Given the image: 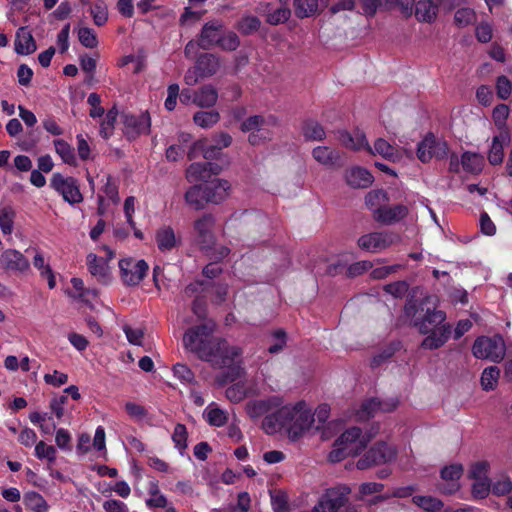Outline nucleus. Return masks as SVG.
<instances>
[{
    "mask_svg": "<svg viewBox=\"0 0 512 512\" xmlns=\"http://www.w3.org/2000/svg\"><path fill=\"white\" fill-rule=\"evenodd\" d=\"M124 132L129 138H135L138 135L148 133L151 126V119L147 112L138 115H123Z\"/></svg>",
    "mask_w": 512,
    "mask_h": 512,
    "instance_id": "obj_14",
    "label": "nucleus"
},
{
    "mask_svg": "<svg viewBox=\"0 0 512 512\" xmlns=\"http://www.w3.org/2000/svg\"><path fill=\"white\" fill-rule=\"evenodd\" d=\"M203 416L210 425L215 427L225 425L228 420L227 412L220 409L215 403H211L205 408Z\"/></svg>",
    "mask_w": 512,
    "mask_h": 512,
    "instance_id": "obj_38",
    "label": "nucleus"
},
{
    "mask_svg": "<svg viewBox=\"0 0 512 512\" xmlns=\"http://www.w3.org/2000/svg\"><path fill=\"white\" fill-rule=\"evenodd\" d=\"M88 270L99 282L108 284L111 279L110 269L107 260L90 253L87 256Z\"/></svg>",
    "mask_w": 512,
    "mask_h": 512,
    "instance_id": "obj_21",
    "label": "nucleus"
},
{
    "mask_svg": "<svg viewBox=\"0 0 512 512\" xmlns=\"http://www.w3.org/2000/svg\"><path fill=\"white\" fill-rule=\"evenodd\" d=\"M291 15L290 9L280 7L267 15V22L271 25H278L286 22Z\"/></svg>",
    "mask_w": 512,
    "mask_h": 512,
    "instance_id": "obj_63",
    "label": "nucleus"
},
{
    "mask_svg": "<svg viewBox=\"0 0 512 512\" xmlns=\"http://www.w3.org/2000/svg\"><path fill=\"white\" fill-rule=\"evenodd\" d=\"M281 399L272 396L267 399L254 400L247 404L246 411L251 418H259L270 410L280 406Z\"/></svg>",
    "mask_w": 512,
    "mask_h": 512,
    "instance_id": "obj_25",
    "label": "nucleus"
},
{
    "mask_svg": "<svg viewBox=\"0 0 512 512\" xmlns=\"http://www.w3.org/2000/svg\"><path fill=\"white\" fill-rule=\"evenodd\" d=\"M187 429L183 424H177L172 434V440L175 444V448L179 450L180 454L183 455L187 448Z\"/></svg>",
    "mask_w": 512,
    "mask_h": 512,
    "instance_id": "obj_53",
    "label": "nucleus"
},
{
    "mask_svg": "<svg viewBox=\"0 0 512 512\" xmlns=\"http://www.w3.org/2000/svg\"><path fill=\"white\" fill-rule=\"evenodd\" d=\"M207 199L210 203L218 204L224 201L230 192L231 185L227 180L214 179L206 184Z\"/></svg>",
    "mask_w": 512,
    "mask_h": 512,
    "instance_id": "obj_22",
    "label": "nucleus"
},
{
    "mask_svg": "<svg viewBox=\"0 0 512 512\" xmlns=\"http://www.w3.org/2000/svg\"><path fill=\"white\" fill-rule=\"evenodd\" d=\"M400 241V236L391 231H376L362 235L358 246L371 253H379Z\"/></svg>",
    "mask_w": 512,
    "mask_h": 512,
    "instance_id": "obj_6",
    "label": "nucleus"
},
{
    "mask_svg": "<svg viewBox=\"0 0 512 512\" xmlns=\"http://www.w3.org/2000/svg\"><path fill=\"white\" fill-rule=\"evenodd\" d=\"M412 500L414 504L429 512L438 511L443 506L440 500L431 496L416 495Z\"/></svg>",
    "mask_w": 512,
    "mask_h": 512,
    "instance_id": "obj_51",
    "label": "nucleus"
},
{
    "mask_svg": "<svg viewBox=\"0 0 512 512\" xmlns=\"http://www.w3.org/2000/svg\"><path fill=\"white\" fill-rule=\"evenodd\" d=\"M91 16L93 18L94 23L97 26L104 25L108 20V9L107 5L99 0L96 1L90 9Z\"/></svg>",
    "mask_w": 512,
    "mask_h": 512,
    "instance_id": "obj_52",
    "label": "nucleus"
},
{
    "mask_svg": "<svg viewBox=\"0 0 512 512\" xmlns=\"http://www.w3.org/2000/svg\"><path fill=\"white\" fill-rule=\"evenodd\" d=\"M313 422L311 409L305 402H298L295 405L283 406L276 413L266 416L262 427L268 434L284 429L290 439L296 440L312 426Z\"/></svg>",
    "mask_w": 512,
    "mask_h": 512,
    "instance_id": "obj_2",
    "label": "nucleus"
},
{
    "mask_svg": "<svg viewBox=\"0 0 512 512\" xmlns=\"http://www.w3.org/2000/svg\"><path fill=\"white\" fill-rule=\"evenodd\" d=\"M78 39L80 43L86 48H95L98 45L97 35L93 29L88 27H81L78 29Z\"/></svg>",
    "mask_w": 512,
    "mask_h": 512,
    "instance_id": "obj_56",
    "label": "nucleus"
},
{
    "mask_svg": "<svg viewBox=\"0 0 512 512\" xmlns=\"http://www.w3.org/2000/svg\"><path fill=\"white\" fill-rule=\"evenodd\" d=\"M491 491L497 496H504L512 492V480L509 476H501L491 485Z\"/></svg>",
    "mask_w": 512,
    "mask_h": 512,
    "instance_id": "obj_59",
    "label": "nucleus"
},
{
    "mask_svg": "<svg viewBox=\"0 0 512 512\" xmlns=\"http://www.w3.org/2000/svg\"><path fill=\"white\" fill-rule=\"evenodd\" d=\"M34 453L38 459L47 460L49 463H54L56 460V448L46 444L44 441L36 443Z\"/></svg>",
    "mask_w": 512,
    "mask_h": 512,
    "instance_id": "obj_49",
    "label": "nucleus"
},
{
    "mask_svg": "<svg viewBox=\"0 0 512 512\" xmlns=\"http://www.w3.org/2000/svg\"><path fill=\"white\" fill-rule=\"evenodd\" d=\"M155 240L157 247L161 252L172 251L180 243V239L169 226H164L158 229L155 235Z\"/></svg>",
    "mask_w": 512,
    "mask_h": 512,
    "instance_id": "obj_26",
    "label": "nucleus"
},
{
    "mask_svg": "<svg viewBox=\"0 0 512 512\" xmlns=\"http://www.w3.org/2000/svg\"><path fill=\"white\" fill-rule=\"evenodd\" d=\"M370 438L363 435L357 427H352L343 432L335 441L329 461L336 463L343 459L359 454L367 446Z\"/></svg>",
    "mask_w": 512,
    "mask_h": 512,
    "instance_id": "obj_3",
    "label": "nucleus"
},
{
    "mask_svg": "<svg viewBox=\"0 0 512 512\" xmlns=\"http://www.w3.org/2000/svg\"><path fill=\"white\" fill-rule=\"evenodd\" d=\"M260 24L261 22L256 16L248 15L241 18L238 22L237 29L242 34H251L259 29Z\"/></svg>",
    "mask_w": 512,
    "mask_h": 512,
    "instance_id": "obj_57",
    "label": "nucleus"
},
{
    "mask_svg": "<svg viewBox=\"0 0 512 512\" xmlns=\"http://www.w3.org/2000/svg\"><path fill=\"white\" fill-rule=\"evenodd\" d=\"M232 143V137L226 132H220L214 136V143L208 144L206 139L196 141L188 152V157L193 159L198 153H202L205 159L216 158L220 151Z\"/></svg>",
    "mask_w": 512,
    "mask_h": 512,
    "instance_id": "obj_7",
    "label": "nucleus"
},
{
    "mask_svg": "<svg viewBox=\"0 0 512 512\" xmlns=\"http://www.w3.org/2000/svg\"><path fill=\"white\" fill-rule=\"evenodd\" d=\"M367 152L371 155H380L391 162H398L402 157L400 149L383 138L376 139L373 146H367Z\"/></svg>",
    "mask_w": 512,
    "mask_h": 512,
    "instance_id": "obj_20",
    "label": "nucleus"
},
{
    "mask_svg": "<svg viewBox=\"0 0 512 512\" xmlns=\"http://www.w3.org/2000/svg\"><path fill=\"white\" fill-rule=\"evenodd\" d=\"M24 505L33 512H48L49 505L44 497L35 491L27 492L23 497Z\"/></svg>",
    "mask_w": 512,
    "mask_h": 512,
    "instance_id": "obj_39",
    "label": "nucleus"
},
{
    "mask_svg": "<svg viewBox=\"0 0 512 512\" xmlns=\"http://www.w3.org/2000/svg\"><path fill=\"white\" fill-rule=\"evenodd\" d=\"M217 45H219L222 49L227 51H234L240 45L239 37L234 32H227L224 35H220V40Z\"/></svg>",
    "mask_w": 512,
    "mask_h": 512,
    "instance_id": "obj_62",
    "label": "nucleus"
},
{
    "mask_svg": "<svg viewBox=\"0 0 512 512\" xmlns=\"http://www.w3.org/2000/svg\"><path fill=\"white\" fill-rule=\"evenodd\" d=\"M223 29V23L221 21H210L207 22L200 33L199 47L202 49H210L214 45H217L220 40V35Z\"/></svg>",
    "mask_w": 512,
    "mask_h": 512,
    "instance_id": "obj_17",
    "label": "nucleus"
},
{
    "mask_svg": "<svg viewBox=\"0 0 512 512\" xmlns=\"http://www.w3.org/2000/svg\"><path fill=\"white\" fill-rule=\"evenodd\" d=\"M473 355L478 359H488L499 363L503 360L506 346L503 338L499 335L493 337H479L472 347Z\"/></svg>",
    "mask_w": 512,
    "mask_h": 512,
    "instance_id": "obj_5",
    "label": "nucleus"
},
{
    "mask_svg": "<svg viewBox=\"0 0 512 512\" xmlns=\"http://www.w3.org/2000/svg\"><path fill=\"white\" fill-rule=\"evenodd\" d=\"M445 319L446 315L443 311L434 308L430 309V307L427 306L425 315L421 320L415 321V326L418 327L422 334H427L441 325H446L444 323Z\"/></svg>",
    "mask_w": 512,
    "mask_h": 512,
    "instance_id": "obj_18",
    "label": "nucleus"
},
{
    "mask_svg": "<svg viewBox=\"0 0 512 512\" xmlns=\"http://www.w3.org/2000/svg\"><path fill=\"white\" fill-rule=\"evenodd\" d=\"M219 167L215 164L205 163H193L189 166L186 171V178L189 182L205 181L209 182L208 179L212 174H218Z\"/></svg>",
    "mask_w": 512,
    "mask_h": 512,
    "instance_id": "obj_19",
    "label": "nucleus"
},
{
    "mask_svg": "<svg viewBox=\"0 0 512 512\" xmlns=\"http://www.w3.org/2000/svg\"><path fill=\"white\" fill-rule=\"evenodd\" d=\"M247 395V390L243 383H236L226 390V397L231 402H240L242 401Z\"/></svg>",
    "mask_w": 512,
    "mask_h": 512,
    "instance_id": "obj_64",
    "label": "nucleus"
},
{
    "mask_svg": "<svg viewBox=\"0 0 512 512\" xmlns=\"http://www.w3.org/2000/svg\"><path fill=\"white\" fill-rule=\"evenodd\" d=\"M50 186L69 204L73 205L83 201L78 181L73 177L54 173L50 179Z\"/></svg>",
    "mask_w": 512,
    "mask_h": 512,
    "instance_id": "obj_10",
    "label": "nucleus"
},
{
    "mask_svg": "<svg viewBox=\"0 0 512 512\" xmlns=\"http://www.w3.org/2000/svg\"><path fill=\"white\" fill-rule=\"evenodd\" d=\"M274 124L275 120L272 117L266 119L263 116L255 115L242 122L241 130L243 132H251L248 140L252 145H257L262 139L270 137L268 127Z\"/></svg>",
    "mask_w": 512,
    "mask_h": 512,
    "instance_id": "obj_11",
    "label": "nucleus"
},
{
    "mask_svg": "<svg viewBox=\"0 0 512 512\" xmlns=\"http://www.w3.org/2000/svg\"><path fill=\"white\" fill-rule=\"evenodd\" d=\"M196 65L198 69H200L202 77L207 78L214 75L219 70L220 60L213 54H203L198 58Z\"/></svg>",
    "mask_w": 512,
    "mask_h": 512,
    "instance_id": "obj_37",
    "label": "nucleus"
},
{
    "mask_svg": "<svg viewBox=\"0 0 512 512\" xmlns=\"http://www.w3.org/2000/svg\"><path fill=\"white\" fill-rule=\"evenodd\" d=\"M438 5L432 0H420L415 5V17L420 22L432 23L436 20Z\"/></svg>",
    "mask_w": 512,
    "mask_h": 512,
    "instance_id": "obj_31",
    "label": "nucleus"
},
{
    "mask_svg": "<svg viewBox=\"0 0 512 512\" xmlns=\"http://www.w3.org/2000/svg\"><path fill=\"white\" fill-rule=\"evenodd\" d=\"M54 146L56 153L60 156L64 163L71 166L77 165L74 149L66 141L62 139H56L54 140Z\"/></svg>",
    "mask_w": 512,
    "mask_h": 512,
    "instance_id": "obj_44",
    "label": "nucleus"
},
{
    "mask_svg": "<svg viewBox=\"0 0 512 512\" xmlns=\"http://www.w3.org/2000/svg\"><path fill=\"white\" fill-rule=\"evenodd\" d=\"M461 165L465 171L476 174L482 171L484 158L478 153L465 152L461 156Z\"/></svg>",
    "mask_w": 512,
    "mask_h": 512,
    "instance_id": "obj_40",
    "label": "nucleus"
},
{
    "mask_svg": "<svg viewBox=\"0 0 512 512\" xmlns=\"http://www.w3.org/2000/svg\"><path fill=\"white\" fill-rule=\"evenodd\" d=\"M399 401L396 398L380 400L371 398L364 401L355 412V419L366 421L375 416L378 412H391L398 406Z\"/></svg>",
    "mask_w": 512,
    "mask_h": 512,
    "instance_id": "obj_12",
    "label": "nucleus"
},
{
    "mask_svg": "<svg viewBox=\"0 0 512 512\" xmlns=\"http://www.w3.org/2000/svg\"><path fill=\"white\" fill-rule=\"evenodd\" d=\"M463 466L461 464H451L441 470V478L446 482L443 490L446 493H453L460 487L459 480L463 474Z\"/></svg>",
    "mask_w": 512,
    "mask_h": 512,
    "instance_id": "obj_24",
    "label": "nucleus"
},
{
    "mask_svg": "<svg viewBox=\"0 0 512 512\" xmlns=\"http://www.w3.org/2000/svg\"><path fill=\"white\" fill-rule=\"evenodd\" d=\"M218 100V91L212 85H204L193 94V103L201 108H211Z\"/></svg>",
    "mask_w": 512,
    "mask_h": 512,
    "instance_id": "obj_28",
    "label": "nucleus"
},
{
    "mask_svg": "<svg viewBox=\"0 0 512 512\" xmlns=\"http://www.w3.org/2000/svg\"><path fill=\"white\" fill-rule=\"evenodd\" d=\"M472 495L476 499H483L488 496L491 491V481L490 478H481L477 480H472Z\"/></svg>",
    "mask_w": 512,
    "mask_h": 512,
    "instance_id": "obj_55",
    "label": "nucleus"
},
{
    "mask_svg": "<svg viewBox=\"0 0 512 512\" xmlns=\"http://www.w3.org/2000/svg\"><path fill=\"white\" fill-rule=\"evenodd\" d=\"M33 265L39 271L40 276L42 278L47 279L48 287L50 289L55 288V286H56V279H55L54 272L52 271L50 265L45 263V259H44L43 254L39 250H37V249H35V255H34V258H33Z\"/></svg>",
    "mask_w": 512,
    "mask_h": 512,
    "instance_id": "obj_36",
    "label": "nucleus"
},
{
    "mask_svg": "<svg viewBox=\"0 0 512 512\" xmlns=\"http://www.w3.org/2000/svg\"><path fill=\"white\" fill-rule=\"evenodd\" d=\"M454 19L458 26L465 27L475 21L476 13L468 7L460 8L455 12Z\"/></svg>",
    "mask_w": 512,
    "mask_h": 512,
    "instance_id": "obj_60",
    "label": "nucleus"
},
{
    "mask_svg": "<svg viewBox=\"0 0 512 512\" xmlns=\"http://www.w3.org/2000/svg\"><path fill=\"white\" fill-rule=\"evenodd\" d=\"M219 120L220 114L216 110L198 111L193 116V122L195 125L203 129L212 128L219 122Z\"/></svg>",
    "mask_w": 512,
    "mask_h": 512,
    "instance_id": "obj_42",
    "label": "nucleus"
},
{
    "mask_svg": "<svg viewBox=\"0 0 512 512\" xmlns=\"http://www.w3.org/2000/svg\"><path fill=\"white\" fill-rule=\"evenodd\" d=\"M302 132L307 140L320 141L325 138L324 128L314 120H308L303 124Z\"/></svg>",
    "mask_w": 512,
    "mask_h": 512,
    "instance_id": "obj_45",
    "label": "nucleus"
},
{
    "mask_svg": "<svg viewBox=\"0 0 512 512\" xmlns=\"http://www.w3.org/2000/svg\"><path fill=\"white\" fill-rule=\"evenodd\" d=\"M499 376L500 370L496 366H490L484 369L481 376L482 388L486 391L493 390L498 383Z\"/></svg>",
    "mask_w": 512,
    "mask_h": 512,
    "instance_id": "obj_47",
    "label": "nucleus"
},
{
    "mask_svg": "<svg viewBox=\"0 0 512 512\" xmlns=\"http://www.w3.org/2000/svg\"><path fill=\"white\" fill-rule=\"evenodd\" d=\"M149 497L145 503L149 508H165L168 504L167 497L160 491L158 483L153 481L150 482L148 488Z\"/></svg>",
    "mask_w": 512,
    "mask_h": 512,
    "instance_id": "obj_41",
    "label": "nucleus"
},
{
    "mask_svg": "<svg viewBox=\"0 0 512 512\" xmlns=\"http://www.w3.org/2000/svg\"><path fill=\"white\" fill-rule=\"evenodd\" d=\"M295 13L300 18L313 15L318 9L317 0H294Z\"/></svg>",
    "mask_w": 512,
    "mask_h": 512,
    "instance_id": "obj_48",
    "label": "nucleus"
},
{
    "mask_svg": "<svg viewBox=\"0 0 512 512\" xmlns=\"http://www.w3.org/2000/svg\"><path fill=\"white\" fill-rule=\"evenodd\" d=\"M451 332L450 325H441L440 327L431 330L426 338L422 341V347L425 349H437L444 345L448 340Z\"/></svg>",
    "mask_w": 512,
    "mask_h": 512,
    "instance_id": "obj_27",
    "label": "nucleus"
},
{
    "mask_svg": "<svg viewBox=\"0 0 512 512\" xmlns=\"http://www.w3.org/2000/svg\"><path fill=\"white\" fill-rule=\"evenodd\" d=\"M509 141L508 131H503L494 136L492 145L488 154V160L492 165H498L502 162L504 156V145Z\"/></svg>",
    "mask_w": 512,
    "mask_h": 512,
    "instance_id": "obj_33",
    "label": "nucleus"
},
{
    "mask_svg": "<svg viewBox=\"0 0 512 512\" xmlns=\"http://www.w3.org/2000/svg\"><path fill=\"white\" fill-rule=\"evenodd\" d=\"M312 157L320 165L332 167L339 161L340 154L330 147L317 146L312 150Z\"/></svg>",
    "mask_w": 512,
    "mask_h": 512,
    "instance_id": "obj_35",
    "label": "nucleus"
},
{
    "mask_svg": "<svg viewBox=\"0 0 512 512\" xmlns=\"http://www.w3.org/2000/svg\"><path fill=\"white\" fill-rule=\"evenodd\" d=\"M509 107L506 104H499L493 109L492 118L496 127L503 131L506 130V120L509 116Z\"/></svg>",
    "mask_w": 512,
    "mask_h": 512,
    "instance_id": "obj_54",
    "label": "nucleus"
},
{
    "mask_svg": "<svg viewBox=\"0 0 512 512\" xmlns=\"http://www.w3.org/2000/svg\"><path fill=\"white\" fill-rule=\"evenodd\" d=\"M435 146V136L432 134H428L424 137V139L418 144L417 147V157L423 162L427 163L433 158V149Z\"/></svg>",
    "mask_w": 512,
    "mask_h": 512,
    "instance_id": "obj_43",
    "label": "nucleus"
},
{
    "mask_svg": "<svg viewBox=\"0 0 512 512\" xmlns=\"http://www.w3.org/2000/svg\"><path fill=\"white\" fill-rule=\"evenodd\" d=\"M349 493L350 489L346 486L327 490L314 506L313 512H356L354 507L346 506Z\"/></svg>",
    "mask_w": 512,
    "mask_h": 512,
    "instance_id": "obj_4",
    "label": "nucleus"
},
{
    "mask_svg": "<svg viewBox=\"0 0 512 512\" xmlns=\"http://www.w3.org/2000/svg\"><path fill=\"white\" fill-rule=\"evenodd\" d=\"M0 267L11 272H26L29 267V261L19 251L15 249H7L0 255Z\"/></svg>",
    "mask_w": 512,
    "mask_h": 512,
    "instance_id": "obj_15",
    "label": "nucleus"
},
{
    "mask_svg": "<svg viewBox=\"0 0 512 512\" xmlns=\"http://www.w3.org/2000/svg\"><path fill=\"white\" fill-rule=\"evenodd\" d=\"M389 198L383 190H372L368 192L365 197L366 206L374 213L375 210L382 207L384 203L388 202Z\"/></svg>",
    "mask_w": 512,
    "mask_h": 512,
    "instance_id": "obj_46",
    "label": "nucleus"
},
{
    "mask_svg": "<svg viewBox=\"0 0 512 512\" xmlns=\"http://www.w3.org/2000/svg\"><path fill=\"white\" fill-rule=\"evenodd\" d=\"M214 218L205 214L194 222L195 241L203 250H208L214 244Z\"/></svg>",
    "mask_w": 512,
    "mask_h": 512,
    "instance_id": "obj_13",
    "label": "nucleus"
},
{
    "mask_svg": "<svg viewBox=\"0 0 512 512\" xmlns=\"http://www.w3.org/2000/svg\"><path fill=\"white\" fill-rule=\"evenodd\" d=\"M206 185H194L185 193V201L195 210L203 209L205 204L210 203L207 197Z\"/></svg>",
    "mask_w": 512,
    "mask_h": 512,
    "instance_id": "obj_30",
    "label": "nucleus"
},
{
    "mask_svg": "<svg viewBox=\"0 0 512 512\" xmlns=\"http://www.w3.org/2000/svg\"><path fill=\"white\" fill-rule=\"evenodd\" d=\"M490 463L486 460H479L470 465L468 477L471 480L489 478Z\"/></svg>",
    "mask_w": 512,
    "mask_h": 512,
    "instance_id": "obj_50",
    "label": "nucleus"
},
{
    "mask_svg": "<svg viewBox=\"0 0 512 512\" xmlns=\"http://www.w3.org/2000/svg\"><path fill=\"white\" fill-rule=\"evenodd\" d=\"M14 212L10 207L0 208V228L3 234L10 235L13 230Z\"/></svg>",
    "mask_w": 512,
    "mask_h": 512,
    "instance_id": "obj_61",
    "label": "nucleus"
},
{
    "mask_svg": "<svg viewBox=\"0 0 512 512\" xmlns=\"http://www.w3.org/2000/svg\"><path fill=\"white\" fill-rule=\"evenodd\" d=\"M14 44L16 53L20 55H29L36 50L34 38L25 27L18 29Z\"/></svg>",
    "mask_w": 512,
    "mask_h": 512,
    "instance_id": "obj_29",
    "label": "nucleus"
},
{
    "mask_svg": "<svg viewBox=\"0 0 512 512\" xmlns=\"http://www.w3.org/2000/svg\"><path fill=\"white\" fill-rule=\"evenodd\" d=\"M396 457V450L384 442H380L371 447L357 461V468L360 470L368 469L374 465L386 464L393 461Z\"/></svg>",
    "mask_w": 512,
    "mask_h": 512,
    "instance_id": "obj_9",
    "label": "nucleus"
},
{
    "mask_svg": "<svg viewBox=\"0 0 512 512\" xmlns=\"http://www.w3.org/2000/svg\"><path fill=\"white\" fill-rule=\"evenodd\" d=\"M103 187L98 195L99 205L103 206L104 202H112L114 204L119 202L118 184L115 179L110 175H106L102 179Z\"/></svg>",
    "mask_w": 512,
    "mask_h": 512,
    "instance_id": "obj_32",
    "label": "nucleus"
},
{
    "mask_svg": "<svg viewBox=\"0 0 512 512\" xmlns=\"http://www.w3.org/2000/svg\"><path fill=\"white\" fill-rule=\"evenodd\" d=\"M346 183L353 188H367L373 182L371 173L362 167H352L345 172Z\"/></svg>",
    "mask_w": 512,
    "mask_h": 512,
    "instance_id": "obj_23",
    "label": "nucleus"
},
{
    "mask_svg": "<svg viewBox=\"0 0 512 512\" xmlns=\"http://www.w3.org/2000/svg\"><path fill=\"white\" fill-rule=\"evenodd\" d=\"M340 142L344 147L356 151L362 149L367 151V146H369L365 134L360 130H355L352 133H341Z\"/></svg>",
    "mask_w": 512,
    "mask_h": 512,
    "instance_id": "obj_34",
    "label": "nucleus"
},
{
    "mask_svg": "<svg viewBox=\"0 0 512 512\" xmlns=\"http://www.w3.org/2000/svg\"><path fill=\"white\" fill-rule=\"evenodd\" d=\"M118 265L121 280L127 286L138 285L144 279L149 269L145 260L133 257L122 258Z\"/></svg>",
    "mask_w": 512,
    "mask_h": 512,
    "instance_id": "obj_8",
    "label": "nucleus"
},
{
    "mask_svg": "<svg viewBox=\"0 0 512 512\" xmlns=\"http://www.w3.org/2000/svg\"><path fill=\"white\" fill-rule=\"evenodd\" d=\"M215 323L206 320L201 325L187 330L183 336V344L186 349L195 353L200 359L210 362L214 367L230 368L231 379L241 374L240 356L241 348L229 346L228 343L213 337Z\"/></svg>",
    "mask_w": 512,
    "mask_h": 512,
    "instance_id": "obj_1",
    "label": "nucleus"
},
{
    "mask_svg": "<svg viewBox=\"0 0 512 512\" xmlns=\"http://www.w3.org/2000/svg\"><path fill=\"white\" fill-rule=\"evenodd\" d=\"M408 207L405 205H383L374 212V219L384 225L395 224L408 215Z\"/></svg>",
    "mask_w": 512,
    "mask_h": 512,
    "instance_id": "obj_16",
    "label": "nucleus"
},
{
    "mask_svg": "<svg viewBox=\"0 0 512 512\" xmlns=\"http://www.w3.org/2000/svg\"><path fill=\"white\" fill-rule=\"evenodd\" d=\"M117 118V111L114 109L109 110L104 120L100 125V134L103 138H109L113 134L114 124Z\"/></svg>",
    "mask_w": 512,
    "mask_h": 512,
    "instance_id": "obj_58",
    "label": "nucleus"
}]
</instances>
